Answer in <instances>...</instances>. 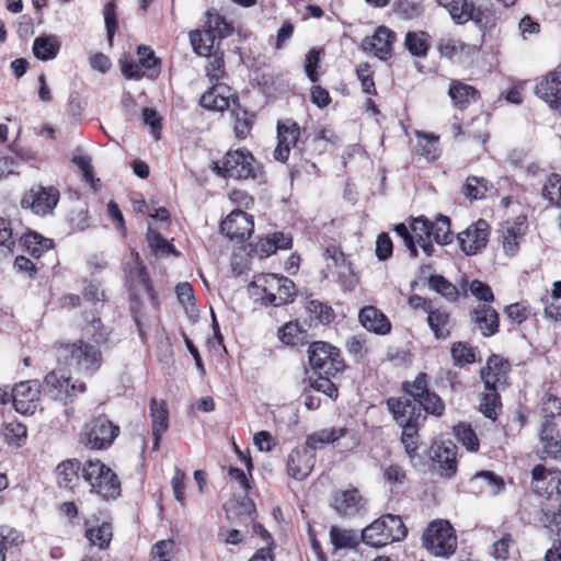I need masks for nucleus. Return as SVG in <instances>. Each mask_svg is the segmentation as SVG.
Instances as JSON below:
<instances>
[{
	"mask_svg": "<svg viewBox=\"0 0 561 561\" xmlns=\"http://www.w3.org/2000/svg\"><path fill=\"white\" fill-rule=\"evenodd\" d=\"M278 337L284 344L295 346L302 343L304 332L298 323L288 322L278 330Z\"/></svg>",
	"mask_w": 561,
	"mask_h": 561,
	"instance_id": "nucleus-57",
	"label": "nucleus"
},
{
	"mask_svg": "<svg viewBox=\"0 0 561 561\" xmlns=\"http://www.w3.org/2000/svg\"><path fill=\"white\" fill-rule=\"evenodd\" d=\"M541 195L551 205L561 207V176L559 174L552 173L546 179Z\"/></svg>",
	"mask_w": 561,
	"mask_h": 561,
	"instance_id": "nucleus-42",
	"label": "nucleus"
},
{
	"mask_svg": "<svg viewBox=\"0 0 561 561\" xmlns=\"http://www.w3.org/2000/svg\"><path fill=\"white\" fill-rule=\"evenodd\" d=\"M126 279L130 283V299L136 300L137 291H145L149 297H152V289L150 287L146 267L140 261L138 252L131 250L130 260L124 265Z\"/></svg>",
	"mask_w": 561,
	"mask_h": 561,
	"instance_id": "nucleus-16",
	"label": "nucleus"
},
{
	"mask_svg": "<svg viewBox=\"0 0 561 561\" xmlns=\"http://www.w3.org/2000/svg\"><path fill=\"white\" fill-rule=\"evenodd\" d=\"M23 541L21 534L8 526L0 527V561H5L4 551L12 546H18Z\"/></svg>",
	"mask_w": 561,
	"mask_h": 561,
	"instance_id": "nucleus-58",
	"label": "nucleus"
},
{
	"mask_svg": "<svg viewBox=\"0 0 561 561\" xmlns=\"http://www.w3.org/2000/svg\"><path fill=\"white\" fill-rule=\"evenodd\" d=\"M373 75L374 71L367 62H362L356 67V76L360 81L362 90L368 95H375L377 93Z\"/></svg>",
	"mask_w": 561,
	"mask_h": 561,
	"instance_id": "nucleus-60",
	"label": "nucleus"
},
{
	"mask_svg": "<svg viewBox=\"0 0 561 561\" xmlns=\"http://www.w3.org/2000/svg\"><path fill=\"white\" fill-rule=\"evenodd\" d=\"M60 49V42L55 35L38 36L33 42V54L39 60L56 58Z\"/></svg>",
	"mask_w": 561,
	"mask_h": 561,
	"instance_id": "nucleus-37",
	"label": "nucleus"
},
{
	"mask_svg": "<svg viewBox=\"0 0 561 561\" xmlns=\"http://www.w3.org/2000/svg\"><path fill=\"white\" fill-rule=\"evenodd\" d=\"M466 45L455 37H442L438 42V50L442 56L453 59L463 53Z\"/></svg>",
	"mask_w": 561,
	"mask_h": 561,
	"instance_id": "nucleus-61",
	"label": "nucleus"
},
{
	"mask_svg": "<svg viewBox=\"0 0 561 561\" xmlns=\"http://www.w3.org/2000/svg\"><path fill=\"white\" fill-rule=\"evenodd\" d=\"M417 136V152L427 160H435L439 154L438 137L424 133H416Z\"/></svg>",
	"mask_w": 561,
	"mask_h": 561,
	"instance_id": "nucleus-43",
	"label": "nucleus"
},
{
	"mask_svg": "<svg viewBox=\"0 0 561 561\" xmlns=\"http://www.w3.org/2000/svg\"><path fill=\"white\" fill-rule=\"evenodd\" d=\"M316 463V454L305 446L291 450L287 459V473L293 479L302 481L312 471Z\"/></svg>",
	"mask_w": 561,
	"mask_h": 561,
	"instance_id": "nucleus-20",
	"label": "nucleus"
},
{
	"mask_svg": "<svg viewBox=\"0 0 561 561\" xmlns=\"http://www.w3.org/2000/svg\"><path fill=\"white\" fill-rule=\"evenodd\" d=\"M147 241L152 252L157 255H167L175 252L173 245L151 228L148 229Z\"/></svg>",
	"mask_w": 561,
	"mask_h": 561,
	"instance_id": "nucleus-56",
	"label": "nucleus"
},
{
	"mask_svg": "<svg viewBox=\"0 0 561 561\" xmlns=\"http://www.w3.org/2000/svg\"><path fill=\"white\" fill-rule=\"evenodd\" d=\"M526 232L525 219L518 217L513 222H505L501 228L502 247L504 252L513 256L519 249V241Z\"/></svg>",
	"mask_w": 561,
	"mask_h": 561,
	"instance_id": "nucleus-26",
	"label": "nucleus"
},
{
	"mask_svg": "<svg viewBox=\"0 0 561 561\" xmlns=\"http://www.w3.org/2000/svg\"><path fill=\"white\" fill-rule=\"evenodd\" d=\"M150 417H151V427H152V437H153V450H158L160 446V440L163 433L167 432L169 427V411L165 407L164 401H158L157 399H151L150 401Z\"/></svg>",
	"mask_w": 561,
	"mask_h": 561,
	"instance_id": "nucleus-27",
	"label": "nucleus"
},
{
	"mask_svg": "<svg viewBox=\"0 0 561 561\" xmlns=\"http://www.w3.org/2000/svg\"><path fill=\"white\" fill-rule=\"evenodd\" d=\"M450 220L446 216H438L434 222H431V237L439 244L451 242Z\"/></svg>",
	"mask_w": 561,
	"mask_h": 561,
	"instance_id": "nucleus-47",
	"label": "nucleus"
},
{
	"mask_svg": "<svg viewBox=\"0 0 561 561\" xmlns=\"http://www.w3.org/2000/svg\"><path fill=\"white\" fill-rule=\"evenodd\" d=\"M489 190L488 181L484 178L468 176L463 185V195L470 201L481 199Z\"/></svg>",
	"mask_w": 561,
	"mask_h": 561,
	"instance_id": "nucleus-50",
	"label": "nucleus"
},
{
	"mask_svg": "<svg viewBox=\"0 0 561 561\" xmlns=\"http://www.w3.org/2000/svg\"><path fill=\"white\" fill-rule=\"evenodd\" d=\"M229 88L225 84L214 83L201 96V105L210 111H224L229 106Z\"/></svg>",
	"mask_w": 561,
	"mask_h": 561,
	"instance_id": "nucleus-34",
	"label": "nucleus"
},
{
	"mask_svg": "<svg viewBox=\"0 0 561 561\" xmlns=\"http://www.w3.org/2000/svg\"><path fill=\"white\" fill-rule=\"evenodd\" d=\"M531 486L535 493L548 500L556 496L558 511L561 515V471L548 470L542 465H537L531 471Z\"/></svg>",
	"mask_w": 561,
	"mask_h": 561,
	"instance_id": "nucleus-7",
	"label": "nucleus"
},
{
	"mask_svg": "<svg viewBox=\"0 0 561 561\" xmlns=\"http://www.w3.org/2000/svg\"><path fill=\"white\" fill-rule=\"evenodd\" d=\"M253 295H261L262 304L279 307L291 302L296 295L294 282L273 273L259 274L251 283Z\"/></svg>",
	"mask_w": 561,
	"mask_h": 561,
	"instance_id": "nucleus-1",
	"label": "nucleus"
},
{
	"mask_svg": "<svg viewBox=\"0 0 561 561\" xmlns=\"http://www.w3.org/2000/svg\"><path fill=\"white\" fill-rule=\"evenodd\" d=\"M397 34L387 26H378L375 33L364 41V48L373 53L380 60H387L392 56L393 44Z\"/></svg>",
	"mask_w": 561,
	"mask_h": 561,
	"instance_id": "nucleus-19",
	"label": "nucleus"
},
{
	"mask_svg": "<svg viewBox=\"0 0 561 561\" xmlns=\"http://www.w3.org/2000/svg\"><path fill=\"white\" fill-rule=\"evenodd\" d=\"M85 537L92 546L106 549L113 537V528L110 523L103 522L95 527H87Z\"/></svg>",
	"mask_w": 561,
	"mask_h": 561,
	"instance_id": "nucleus-39",
	"label": "nucleus"
},
{
	"mask_svg": "<svg viewBox=\"0 0 561 561\" xmlns=\"http://www.w3.org/2000/svg\"><path fill=\"white\" fill-rule=\"evenodd\" d=\"M457 447L451 442L434 444L431 448L432 459L438 466L440 476L451 478L457 471Z\"/></svg>",
	"mask_w": 561,
	"mask_h": 561,
	"instance_id": "nucleus-23",
	"label": "nucleus"
},
{
	"mask_svg": "<svg viewBox=\"0 0 561 561\" xmlns=\"http://www.w3.org/2000/svg\"><path fill=\"white\" fill-rule=\"evenodd\" d=\"M394 11L401 19H416L423 13L422 0H398Z\"/></svg>",
	"mask_w": 561,
	"mask_h": 561,
	"instance_id": "nucleus-54",
	"label": "nucleus"
},
{
	"mask_svg": "<svg viewBox=\"0 0 561 561\" xmlns=\"http://www.w3.org/2000/svg\"><path fill=\"white\" fill-rule=\"evenodd\" d=\"M330 540L336 549H351L357 545V536L353 530L341 529L332 526L330 529Z\"/></svg>",
	"mask_w": 561,
	"mask_h": 561,
	"instance_id": "nucleus-46",
	"label": "nucleus"
},
{
	"mask_svg": "<svg viewBox=\"0 0 561 561\" xmlns=\"http://www.w3.org/2000/svg\"><path fill=\"white\" fill-rule=\"evenodd\" d=\"M350 433L351 431L346 427L323 428L310 434L304 446L316 454V450L322 449L325 445L334 444L340 438L347 436Z\"/></svg>",
	"mask_w": 561,
	"mask_h": 561,
	"instance_id": "nucleus-29",
	"label": "nucleus"
},
{
	"mask_svg": "<svg viewBox=\"0 0 561 561\" xmlns=\"http://www.w3.org/2000/svg\"><path fill=\"white\" fill-rule=\"evenodd\" d=\"M511 364L507 359L491 355L484 368L481 369V378L484 382L485 390H497L504 388L508 382V374Z\"/></svg>",
	"mask_w": 561,
	"mask_h": 561,
	"instance_id": "nucleus-13",
	"label": "nucleus"
},
{
	"mask_svg": "<svg viewBox=\"0 0 561 561\" xmlns=\"http://www.w3.org/2000/svg\"><path fill=\"white\" fill-rule=\"evenodd\" d=\"M110 332L99 318H93L82 330V337L92 341L95 345H103L108 341Z\"/></svg>",
	"mask_w": 561,
	"mask_h": 561,
	"instance_id": "nucleus-41",
	"label": "nucleus"
},
{
	"mask_svg": "<svg viewBox=\"0 0 561 561\" xmlns=\"http://www.w3.org/2000/svg\"><path fill=\"white\" fill-rule=\"evenodd\" d=\"M402 390L411 396L414 402L420 401L428 391V376L425 373H419L413 381L402 383Z\"/></svg>",
	"mask_w": 561,
	"mask_h": 561,
	"instance_id": "nucleus-45",
	"label": "nucleus"
},
{
	"mask_svg": "<svg viewBox=\"0 0 561 561\" xmlns=\"http://www.w3.org/2000/svg\"><path fill=\"white\" fill-rule=\"evenodd\" d=\"M218 175L234 179L254 178V158L249 151H228L224 158L222 167L215 164Z\"/></svg>",
	"mask_w": 561,
	"mask_h": 561,
	"instance_id": "nucleus-8",
	"label": "nucleus"
},
{
	"mask_svg": "<svg viewBox=\"0 0 561 561\" xmlns=\"http://www.w3.org/2000/svg\"><path fill=\"white\" fill-rule=\"evenodd\" d=\"M472 490L480 493L485 492L490 495H497L505 488L504 480L492 471H479L470 479Z\"/></svg>",
	"mask_w": 561,
	"mask_h": 561,
	"instance_id": "nucleus-31",
	"label": "nucleus"
},
{
	"mask_svg": "<svg viewBox=\"0 0 561 561\" xmlns=\"http://www.w3.org/2000/svg\"><path fill=\"white\" fill-rule=\"evenodd\" d=\"M331 505L339 515L353 517L365 511L366 500L357 489L339 490L333 493Z\"/></svg>",
	"mask_w": 561,
	"mask_h": 561,
	"instance_id": "nucleus-18",
	"label": "nucleus"
},
{
	"mask_svg": "<svg viewBox=\"0 0 561 561\" xmlns=\"http://www.w3.org/2000/svg\"><path fill=\"white\" fill-rule=\"evenodd\" d=\"M473 314L474 323L483 336H492L499 331V313L491 306L480 305Z\"/></svg>",
	"mask_w": 561,
	"mask_h": 561,
	"instance_id": "nucleus-32",
	"label": "nucleus"
},
{
	"mask_svg": "<svg viewBox=\"0 0 561 561\" xmlns=\"http://www.w3.org/2000/svg\"><path fill=\"white\" fill-rule=\"evenodd\" d=\"M437 2L448 11L456 24L462 25L469 21L481 24L484 20L483 10L472 0H437Z\"/></svg>",
	"mask_w": 561,
	"mask_h": 561,
	"instance_id": "nucleus-14",
	"label": "nucleus"
},
{
	"mask_svg": "<svg viewBox=\"0 0 561 561\" xmlns=\"http://www.w3.org/2000/svg\"><path fill=\"white\" fill-rule=\"evenodd\" d=\"M119 434V427L107 417L93 419L84 427V442L92 449H104L111 446Z\"/></svg>",
	"mask_w": 561,
	"mask_h": 561,
	"instance_id": "nucleus-9",
	"label": "nucleus"
},
{
	"mask_svg": "<svg viewBox=\"0 0 561 561\" xmlns=\"http://www.w3.org/2000/svg\"><path fill=\"white\" fill-rule=\"evenodd\" d=\"M293 245V238L284 232H275L266 240L260 243L261 250L266 254L274 253L278 249H290Z\"/></svg>",
	"mask_w": 561,
	"mask_h": 561,
	"instance_id": "nucleus-51",
	"label": "nucleus"
},
{
	"mask_svg": "<svg viewBox=\"0 0 561 561\" xmlns=\"http://www.w3.org/2000/svg\"><path fill=\"white\" fill-rule=\"evenodd\" d=\"M336 268L337 283L344 290H353L358 283V276L355 274L351 262L346 260L340 263Z\"/></svg>",
	"mask_w": 561,
	"mask_h": 561,
	"instance_id": "nucleus-55",
	"label": "nucleus"
},
{
	"mask_svg": "<svg viewBox=\"0 0 561 561\" xmlns=\"http://www.w3.org/2000/svg\"><path fill=\"white\" fill-rule=\"evenodd\" d=\"M205 28L213 35H215L217 38H222L230 34L229 24L225 21L224 16L217 13H207Z\"/></svg>",
	"mask_w": 561,
	"mask_h": 561,
	"instance_id": "nucleus-62",
	"label": "nucleus"
},
{
	"mask_svg": "<svg viewBox=\"0 0 561 561\" xmlns=\"http://www.w3.org/2000/svg\"><path fill=\"white\" fill-rule=\"evenodd\" d=\"M300 136V127L295 122H285L277 124V146L274 150V158L277 161L285 162L290 149L296 146Z\"/></svg>",
	"mask_w": 561,
	"mask_h": 561,
	"instance_id": "nucleus-22",
	"label": "nucleus"
},
{
	"mask_svg": "<svg viewBox=\"0 0 561 561\" xmlns=\"http://www.w3.org/2000/svg\"><path fill=\"white\" fill-rule=\"evenodd\" d=\"M424 547L436 557H449L457 548L455 530L447 520L432 522L423 535Z\"/></svg>",
	"mask_w": 561,
	"mask_h": 561,
	"instance_id": "nucleus-5",
	"label": "nucleus"
},
{
	"mask_svg": "<svg viewBox=\"0 0 561 561\" xmlns=\"http://www.w3.org/2000/svg\"><path fill=\"white\" fill-rule=\"evenodd\" d=\"M536 94L551 108L561 105V72H549L537 85Z\"/></svg>",
	"mask_w": 561,
	"mask_h": 561,
	"instance_id": "nucleus-24",
	"label": "nucleus"
},
{
	"mask_svg": "<svg viewBox=\"0 0 561 561\" xmlns=\"http://www.w3.org/2000/svg\"><path fill=\"white\" fill-rule=\"evenodd\" d=\"M79 470L82 471V466L78 460L59 463L56 468L58 485L62 489L73 490L79 481Z\"/></svg>",
	"mask_w": 561,
	"mask_h": 561,
	"instance_id": "nucleus-36",
	"label": "nucleus"
},
{
	"mask_svg": "<svg viewBox=\"0 0 561 561\" xmlns=\"http://www.w3.org/2000/svg\"><path fill=\"white\" fill-rule=\"evenodd\" d=\"M254 224L250 215L242 210L231 211L220 225L222 233L230 240L243 241L253 232Z\"/></svg>",
	"mask_w": 561,
	"mask_h": 561,
	"instance_id": "nucleus-17",
	"label": "nucleus"
},
{
	"mask_svg": "<svg viewBox=\"0 0 561 561\" xmlns=\"http://www.w3.org/2000/svg\"><path fill=\"white\" fill-rule=\"evenodd\" d=\"M543 423H552L550 420L561 415V400L553 394H546L540 408Z\"/></svg>",
	"mask_w": 561,
	"mask_h": 561,
	"instance_id": "nucleus-63",
	"label": "nucleus"
},
{
	"mask_svg": "<svg viewBox=\"0 0 561 561\" xmlns=\"http://www.w3.org/2000/svg\"><path fill=\"white\" fill-rule=\"evenodd\" d=\"M234 117V134L239 139H244L250 134L252 128V115H250L247 111L238 110L233 112Z\"/></svg>",
	"mask_w": 561,
	"mask_h": 561,
	"instance_id": "nucleus-64",
	"label": "nucleus"
},
{
	"mask_svg": "<svg viewBox=\"0 0 561 561\" xmlns=\"http://www.w3.org/2000/svg\"><path fill=\"white\" fill-rule=\"evenodd\" d=\"M42 386L37 380L16 383L11 393L15 411L22 415H33L38 407Z\"/></svg>",
	"mask_w": 561,
	"mask_h": 561,
	"instance_id": "nucleus-11",
	"label": "nucleus"
},
{
	"mask_svg": "<svg viewBox=\"0 0 561 561\" xmlns=\"http://www.w3.org/2000/svg\"><path fill=\"white\" fill-rule=\"evenodd\" d=\"M480 401V412L490 420H496L501 410V399L497 390H486Z\"/></svg>",
	"mask_w": 561,
	"mask_h": 561,
	"instance_id": "nucleus-48",
	"label": "nucleus"
},
{
	"mask_svg": "<svg viewBox=\"0 0 561 561\" xmlns=\"http://www.w3.org/2000/svg\"><path fill=\"white\" fill-rule=\"evenodd\" d=\"M98 346L85 340H78L72 343L59 342L55 347L58 357L65 359L69 366H76L79 370L91 375L102 365V354Z\"/></svg>",
	"mask_w": 561,
	"mask_h": 561,
	"instance_id": "nucleus-2",
	"label": "nucleus"
},
{
	"mask_svg": "<svg viewBox=\"0 0 561 561\" xmlns=\"http://www.w3.org/2000/svg\"><path fill=\"white\" fill-rule=\"evenodd\" d=\"M23 244L27 253L34 257L42 256L43 253L50 250L54 245L51 239L42 237L35 231H28L22 237Z\"/></svg>",
	"mask_w": 561,
	"mask_h": 561,
	"instance_id": "nucleus-38",
	"label": "nucleus"
},
{
	"mask_svg": "<svg viewBox=\"0 0 561 561\" xmlns=\"http://www.w3.org/2000/svg\"><path fill=\"white\" fill-rule=\"evenodd\" d=\"M82 478L90 485V492L104 500L116 499L121 494L117 476L100 460H87L82 465Z\"/></svg>",
	"mask_w": 561,
	"mask_h": 561,
	"instance_id": "nucleus-3",
	"label": "nucleus"
},
{
	"mask_svg": "<svg viewBox=\"0 0 561 561\" xmlns=\"http://www.w3.org/2000/svg\"><path fill=\"white\" fill-rule=\"evenodd\" d=\"M362 325L376 334L386 335L391 331L388 317L374 306L363 307L358 314Z\"/></svg>",
	"mask_w": 561,
	"mask_h": 561,
	"instance_id": "nucleus-25",
	"label": "nucleus"
},
{
	"mask_svg": "<svg viewBox=\"0 0 561 561\" xmlns=\"http://www.w3.org/2000/svg\"><path fill=\"white\" fill-rule=\"evenodd\" d=\"M59 201V191L53 186L31 190L21 199L23 208H30L35 215L50 214Z\"/></svg>",
	"mask_w": 561,
	"mask_h": 561,
	"instance_id": "nucleus-12",
	"label": "nucleus"
},
{
	"mask_svg": "<svg viewBox=\"0 0 561 561\" xmlns=\"http://www.w3.org/2000/svg\"><path fill=\"white\" fill-rule=\"evenodd\" d=\"M432 37L425 31H410L404 36V47L414 57L425 58L431 48Z\"/></svg>",
	"mask_w": 561,
	"mask_h": 561,
	"instance_id": "nucleus-35",
	"label": "nucleus"
},
{
	"mask_svg": "<svg viewBox=\"0 0 561 561\" xmlns=\"http://www.w3.org/2000/svg\"><path fill=\"white\" fill-rule=\"evenodd\" d=\"M451 357L456 366H465L476 362V348L467 343L457 342L451 346Z\"/></svg>",
	"mask_w": 561,
	"mask_h": 561,
	"instance_id": "nucleus-52",
	"label": "nucleus"
},
{
	"mask_svg": "<svg viewBox=\"0 0 561 561\" xmlns=\"http://www.w3.org/2000/svg\"><path fill=\"white\" fill-rule=\"evenodd\" d=\"M427 324L437 340H446L454 329V320L444 308H433L427 314Z\"/></svg>",
	"mask_w": 561,
	"mask_h": 561,
	"instance_id": "nucleus-30",
	"label": "nucleus"
},
{
	"mask_svg": "<svg viewBox=\"0 0 561 561\" xmlns=\"http://www.w3.org/2000/svg\"><path fill=\"white\" fill-rule=\"evenodd\" d=\"M448 95L456 108L465 110L480 98L479 91L460 80H451Z\"/></svg>",
	"mask_w": 561,
	"mask_h": 561,
	"instance_id": "nucleus-28",
	"label": "nucleus"
},
{
	"mask_svg": "<svg viewBox=\"0 0 561 561\" xmlns=\"http://www.w3.org/2000/svg\"><path fill=\"white\" fill-rule=\"evenodd\" d=\"M490 234L489 224L479 219L458 234L460 249L467 255H474L485 248Z\"/></svg>",
	"mask_w": 561,
	"mask_h": 561,
	"instance_id": "nucleus-15",
	"label": "nucleus"
},
{
	"mask_svg": "<svg viewBox=\"0 0 561 561\" xmlns=\"http://www.w3.org/2000/svg\"><path fill=\"white\" fill-rule=\"evenodd\" d=\"M217 37L208 32L206 28L203 31L196 30L191 32L190 39L193 49L201 56H210L214 42Z\"/></svg>",
	"mask_w": 561,
	"mask_h": 561,
	"instance_id": "nucleus-40",
	"label": "nucleus"
},
{
	"mask_svg": "<svg viewBox=\"0 0 561 561\" xmlns=\"http://www.w3.org/2000/svg\"><path fill=\"white\" fill-rule=\"evenodd\" d=\"M428 285L431 289L440 294L448 301H456L459 297L457 287L442 275H432Z\"/></svg>",
	"mask_w": 561,
	"mask_h": 561,
	"instance_id": "nucleus-44",
	"label": "nucleus"
},
{
	"mask_svg": "<svg viewBox=\"0 0 561 561\" xmlns=\"http://www.w3.org/2000/svg\"><path fill=\"white\" fill-rule=\"evenodd\" d=\"M42 391L54 400H64L84 392L85 385L83 382H72L69 377L60 371L53 370L45 376Z\"/></svg>",
	"mask_w": 561,
	"mask_h": 561,
	"instance_id": "nucleus-10",
	"label": "nucleus"
},
{
	"mask_svg": "<svg viewBox=\"0 0 561 561\" xmlns=\"http://www.w3.org/2000/svg\"><path fill=\"white\" fill-rule=\"evenodd\" d=\"M26 426L19 422H10L3 427V436L7 443L20 446L26 438Z\"/></svg>",
	"mask_w": 561,
	"mask_h": 561,
	"instance_id": "nucleus-59",
	"label": "nucleus"
},
{
	"mask_svg": "<svg viewBox=\"0 0 561 561\" xmlns=\"http://www.w3.org/2000/svg\"><path fill=\"white\" fill-rule=\"evenodd\" d=\"M387 405L399 426L407 427L408 425H420L422 411L420 407H417L416 402H413L410 399L389 398L387 400ZM423 419L425 417L423 416Z\"/></svg>",
	"mask_w": 561,
	"mask_h": 561,
	"instance_id": "nucleus-21",
	"label": "nucleus"
},
{
	"mask_svg": "<svg viewBox=\"0 0 561 561\" xmlns=\"http://www.w3.org/2000/svg\"><path fill=\"white\" fill-rule=\"evenodd\" d=\"M309 363L318 375L335 376L345 365L340 351L325 342H314L309 346Z\"/></svg>",
	"mask_w": 561,
	"mask_h": 561,
	"instance_id": "nucleus-6",
	"label": "nucleus"
},
{
	"mask_svg": "<svg viewBox=\"0 0 561 561\" xmlns=\"http://www.w3.org/2000/svg\"><path fill=\"white\" fill-rule=\"evenodd\" d=\"M72 162L79 168L82 174V180L87 182L93 190L99 188L100 179H96L93 174V168L91 158L85 154H76L72 158Z\"/></svg>",
	"mask_w": 561,
	"mask_h": 561,
	"instance_id": "nucleus-53",
	"label": "nucleus"
},
{
	"mask_svg": "<svg viewBox=\"0 0 561 561\" xmlns=\"http://www.w3.org/2000/svg\"><path fill=\"white\" fill-rule=\"evenodd\" d=\"M540 443L546 457L561 461V437L556 432L554 423H542Z\"/></svg>",
	"mask_w": 561,
	"mask_h": 561,
	"instance_id": "nucleus-33",
	"label": "nucleus"
},
{
	"mask_svg": "<svg viewBox=\"0 0 561 561\" xmlns=\"http://www.w3.org/2000/svg\"><path fill=\"white\" fill-rule=\"evenodd\" d=\"M455 436L462 446L469 451H477L479 449V439L476 432L469 424L459 423L454 427Z\"/></svg>",
	"mask_w": 561,
	"mask_h": 561,
	"instance_id": "nucleus-49",
	"label": "nucleus"
},
{
	"mask_svg": "<svg viewBox=\"0 0 561 561\" xmlns=\"http://www.w3.org/2000/svg\"><path fill=\"white\" fill-rule=\"evenodd\" d=\"M407 533V527L400 516L387 514L364 528L362 538L366 545L379 548L403 539Z\"/></svg>",
	"mask_w": 561,
	"mask_h": 561,
	"instance_id": "nucleus-4",
	"label": "nucleus"
}]
</instances>
